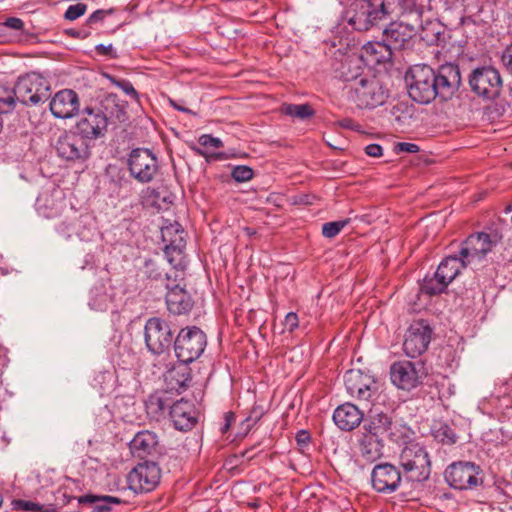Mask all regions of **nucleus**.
I'll return each instance as SVG.
<instances>
[{
  "label": "nucleus",
  "instance_id": "4be33fe9",
  "mask_svg": "<svg viewBox=\"0 0 512 512\" xmlns=\"http://www.w3.org/2000/svg\"><path fill=\"white\" fill-rule=\"evenodd\" d=\"M189 364L178 360L177 363H173L171 366L165 364L163 367H158V371L162 373L169 390L181 393L189 387L192 380Z\"/></svg>",
  "mask_w": 512,
  "mask_h": 512
},
{
  "label": "nucleus",
  "instance_id": "37998d69",
  "mask_svg": "<svg viewBox=\"0 0 512 512\" xmlns=\"http://www.w3.org/2000/svg\"><path fill=\"white\" fill-rule=\"evenodd\" d=\"M87 11V4L85 3H77L74 5H70L64 13V19L68 21H74L81 16H83Z\"/></svg>",
  "mask_w": 512,
  "mask_h": 512
},
{
  "label": "nucleus",
  "instance_id": "b1692460",
  "mask_svg": "<svg viewBox=\"0 0 512 512\" xmlns=\"http://www.w3.org/2000/svg\"><path fill=\"white\" fill-rule=\"evenodd\" d=\"M49 108L55 118L69 119L79 112L80 100L74 90L63 89L51 98Z\"/></svg>",
  "mask_w": 512,
  "mask_h": 512
},
{
  "label": "nucleus",
  "instance_id": "6e6d98bb",
  "mask_svg": "<svg viewBox=\"0 0 512 512\" xmlns=\"http://www.w3.org/2000/svg\"><path fill=\"white\" fill-rule=\"evenodd\" d=\"M365 152L370 157H380L382 156L383 149L379 144L372 143L365 147Z\"/></svg>",
  "mask_w": 512,
  "mask_h": 512
},
{
  "label": "nucleus",
  "instance_id": "6e6552de",
  "mask_svg": "<svg viewBox=\"0 0 512 512\" xmlns=\"http://www.w3.org/2000/svg\"><path fill=\"white\" fill-rule=\"evenodd\" d=\"M468 265L459 256H448L441 261L432 277H425L421 290L428 295H437L445 291L461 269Z\"/></svg>",
  "mask_w": 512,
  "mask_h": 512
},
{
  "label": "nucleus",
  "instance_id": "f8f14e48",
  "mask_svg": "<svg viewBox=\"0 0 512 512\" xmlns=\"http://www.w3.org/2000/svg\"><path fill=\"white\" fill-rule=\"evenodd\" d=\"M425 367L421 361L402 360L390 367L391 382L399 389L411 391L418 387L426 377Z\"/></svg>",
  "mask_w": 512,
  "mask_h": 512
},
{
  "label": "nucleus",
  "instance_id": "a878e982",
  "mask_svg": "<svg viewBox=\"0 0 512 512\" xmlns=\"http://www.w3.org/2000/svg\"><path fill=\"white\" fill-rule=\"evenodd\" d=\"M364 420V413L358 406L346 402L339 405L333 413L335 425L342 431H352L356 429Z\"/></svg>",
  "mask_w": 512,
  "mask_h": 512
},
{
  "label": "nucleus",
  "instance_id": "4c0bfd02",
  "mask_svg": "<svg viewBox=\"0 0 512 512\" xmlns=\"http://www.w3.org/2000/svg\"><path fill=\"white\" fill-rule=\"evenodd\" d=\"M16 105L15 93L13 88L0 84V115L11 112Z\"/></svg>",
  "mask_w": 512,
  "mask_h": 512
},
{
  "label": "nucleus",
  "instance_id": "de8ad7c7",
  "mask_svg": "<svg viewBox=\"0 0 512 512\" xmlns=\"http://www.w3.org/2000/svg\"><path fill=\"white\" fill-rule=\"evenodd\" d=\"M95 50L98 55L109 57L110 59L118 58L116 51L114 50L112 44L104 45L98 44L95 47Z\"/></svg>",
  "mask_w": 512,
  "mask_h": 512
},
{
  "label": "nucleus",
  "instance_id": "c85d7f7f",
  "mask_svg": "<svg viewBox=\"0 0 512 512\" xmlns=\"http://www.w3.org/2000/svg\"><path fill=\"white\" fill-rule=\"evenodd\" d=\"M96 110L102 112L107 119L115 120L118 122L125 121L126 117V105L117 94L108 93L100 101L99 107Z\"/></svg>",
  "mask_w": 512,
  "mask_h": 512
},
{
  "label": "nucleus",
  "instance_id": "1a4fd4ad",
  "mask_svg": "<svg viewBox=\"0 0 512 512\" xmlns=\"http://www.w3.org/2000/svg\"><path fill=\"white\" fill-rule=\"evenodd\" d=\"M13 91L16 101L24 105H36L46 100L49 96L47 81L36 72L19 76Z\"/></svg>",
  "mask_w": 512,
  "mask_h": 512
},
{
  "label": "nucleus",
  "instance_id": "cd10ccee",
  "mask_svg": "<svg viewBox=\"0 0 512 512\" xmlns=\"http://www.w3.org/2000/svg\"><path fill=\"white\" fill-rule=\"evenodd\" d=\"M166 293V304L168 310L175 315H182L188 313L193 306L188 292L179 284H165Z\"/></svg>",
  "mask_w": 512,
  "mask_h": 512
},
{
  "label": "nucleus",
  "instance_id": "a18cd8bd",
  "mask_svg": "<svg viewBox=\"0 0 512 512\" xmlns=\"http://www.w3.org/2000/svg\"><path fill=\"white\" fill-rule=\"evenodd\" d=\"M112 13H114L113 8L107 10L98 9L87 18L86 25L92 26L96 23L102 22L106 16L111 15Z\"/></svg>",
  "mask_w": 512,
  "mask_h": 512
},
{
  "label": "nucleus",
  "instance_id": "72a5a7b5",
  "mask_svg": "<svg viewBox=\"0 0 512 512\" xmlns=\"http://www.w3.org/2000/svg\"><path fill=\"white\" fill-rule=\"evenodd\" d=\"M185 247L186 242H182L180 239L174 241V245H165L164 254L173 269L184 270L186 268Z\"/></svg>",
  "mask_w": 512,
  "mask_h": 512
},
{
  "label": "nucleus",
  "instance_id": "0eeeda50",
  "mask_svg": "<svg viewBox=\"0 0 512 512\" xmlns=\"http://www.w3.org/2000/svg\"><path fill=\"white\" fill-rule=\"evenodd\" d=\"M174 334L168 321L160 317L149 318L144 326V341L148 351L157 356L169 358V350L174 345Z\"/></svg>",
  "mask_w": 512,
  "mask_h": 512
},
{
  "label": "nucleus",
  "instance_id": "2eb2a0df",
  "mask_svg": "<svg viewBox=\"0 0 512 512\" xmlns=\"http://www.w3.org/2000/svg\"><path fill=\"white\" fill-rule=\"evenodd\" d=\"M433 329L423 319L413 321L405 333L403 350L410 358H416L427 351L432 339Z\"/></svg>",
  "mask_w": 512,
  "mask_h": 512
},
{
  "label": "nucleus",
  "instance_id": "5fc2aeb1",
  "mask_svg": "<svg viewBox=\"0 0 512 512\" xmlns=\"http://www.w3.org/2000/svg\"><path fill=\"white\" fill-rule=\"evenodd\" d=\"M65 34L74 39H86L90 35V31L87 30H78L74 28L66 29Z\"/></svg>",
  "mask_w": 512,
  "mask_h": 512
},
{
  "label": "nucleus",
  "instance_id": "c03bdc74",
  "mask_svg": "<svg viewBox=\"0 0 512 512\" xmlns=\"http://www.w3.org/2000/svg\"><path fill=\"white\" fill-rule=\"evenodd\" d=\"M0 26L14 30L19 35L24 34V22L20 18L8 17L3 23H0Z\"/></svg>",
  "mask_w": 512,
  "mask_h": 512
},
{
  "label": "nucleus",
  "instance_id": "bb28decb",
  "mask_svg": "<svg viewBox=\"0 0 512 512\" xmlns=\"http://www.w3.org/2000/svg\"><path fill=\"white\" fill-rule=\"evenodd\" d=\"M169 415L174 427L180 431H188L192 429L197 422L194 405L189 401H184L183 399L172 404Z\"/></svg>",
  "mask_w": 512,
  "mask_h": 512
},
{
  "label": "nucleus",
  "instance_id": "393cba45",
  "mask_svg": "<svg viewBox=\"0 0 512 512\" xmlns=\"http://www.w3.org/2000/svg\"><path fill=\"white\" fill-rule=\"evenodd\" d=\"M129 448L132 455L140 459L156 458L162 450L158 435L150 430H142L136 433L129 442Z\"/></svg>",
  "mask_w": 512,
  "mask_h": 512
},
{
  "label": "nucleus",
  "instance_id": "aec40b11",
  "mask_svg": "<svg viewBox=\"0 0 512 512\" xmlns=\"http://www.w3.org/2000/svg\"><path fill=\"white\" fill-rule=\"evenodd\" d=\"M402 481L400 470L389 463L376 465L371 473V483L374 490L389 494L395 492Z\"/></svg>",
  "mask_w": 512,
  "mask_h": 512
},
{
  "label": "nucleus",
  "instance_id": "a19ab883",
  "mask_svg": "<svg viewBox=\"0 0 512 512\" xmlns=\"http://www.w3.org/2000/svg\"><path fill=\"white\" fill-rule=\"evenodd\" d=\"M350 222L349 219L327 222L322 226V235L326 238H334Z\"/></svg>",
  "mask_w": 512,
  "mask_h": 512
},
{
  "label": "nucleus",
  "instance_id": "423d86ee",
  "mask_svg": "<svg viewBox=\"0 0 512 512\" xmlns=\"http://www.w3.org/2000/svg\"><path fill=\"white\" fill-rule=\"evenodd\" d=\"M207 346V336L198 327L182 328L174 339V353L181 362L192 363L197 360Z\"/></svg>",
  "mask_w": 512,
  "mask_h": 512
},
{
  "label": "nucleus",
  "instance_id": "f257e3e1",
  "mask_svg": "<svg viewBox=\"0 0 512 512\" xmlns=\"http://www.w3.org/2000/svg\"><path fill=\"white\" fill-rule=\"evenodd\" d=\"M416 0H353L346 11L348 24L356 31H368L390 15L387 5L396 3L403 9L415 5Z\"/></svg>",
  "mask_w": 512,
  "mask_h": 512
},
{
  "label": "nucleus",
  "instance_id": "0e129e2a",
  "mask_svg": "<svg viewBox=\"0 0 512 512\" xmlns=\"http://www.w3.org/2000/svg\"><path fill=\"white\" fill-rule=\"evenodd\" d=\"M59 230L64 232L65 230H68V226L65 225V223H61V225L59 226Z\"/></svg>",
  "mask_w": 512,
  "mask_h": 512
},
{
  "label": "nucleus",
  "instance_id": "9d476101",
  "mask_svg": "<svg viewBox=\"0 0 512 512\" xmlns=\"http://www.w3.org/2000/svg\"><path fill=\"white\" fill-rule=\"evenodd\" d=\"M469 85L471 90L478 96L492 100L500 95L503 81L496 68L483 66L471 72Z\"/></svg>",
  "mask_w": 512,
  "mask_h": 512
},
{
  "label": "nucleus",
  "instance_id": "680f3d73",
  "mask_svg": "<svg viewBox=\"0 0 512 512\" xmlns=\"http://www.w3.org/2000/svg\"><path fill=\"white\" fill-rule=\"evenodd\" d=\"M170 104L172 105V107H174L178 111L188 113V114L192 113V111L190 109L177 104L176 101H174L172 99H170Z\"/></svg>",
  "mask_w": 512,
  "mask_h": 512
},
{
  "label": "nucleus",
  "instance_id": "603ef678",
  "mask_svg": "<svg viewBox=\"0 0 512 512\" xmlns=\"http://www.w3.org/2000/svg\"><path fill=\"white\" fill-rule=\"evenodd\" d=\"M299 321L298 316L294 312H289L285 317V326L290 332H293L296 328H298Z\"/></svg>",
  "mask_w": 512,
  "mask_h": 512
},
{
  "label": "nucleus",
  "instance_id": "9b49d317",
  "mask_svg": "<svg viewBox=\"0 0 512 512\" xmlns=\"http://www.w3.org/2000/svg\"><path fill=\"white\" fill-rule=\"evenodd\" d=\"M54 147L58 157L69 162H84L91 155L89 142L76 131H64Z\"/></svg>",
  "mask_w": 512,
  "mask_h": 512
},
{
  "label": "nucleus",
  "instance_id": "ddd939ff",
  "mask_svg": "<svg viewBox=\"0 0 512 512\" xmlns=\"http://www.w3.org/2000/svg\"><path fill=\"white\" fill-rule=\"evenodd\" d=\"M347 393L359 402H372L378 393V382L369 373L351 369L344 375Z\"/></svg>",
  "mask_w": 512,
  "mask_h": 512
},
{
  "label": "nucleus",
  "instance_id": "49530a36",
  "mask_svg": "<svg viewBox=\"0 0 512 512\" xmlns=\"http://www.w3.org/2000/svg\"><path fill=\"white\" fill-rule=\"evenodd\" d=\"M198 142L203 147H211L215 149H219L224 146L223 142L219 138L213 137L210 134L201 135L198 139Z\"/></svg>",
  "mask_w": 512,
  "mask_h": 512
},
{
  "label": "nucleus",
  "instance_id": "58836bf2",
  "mask_svg": "<svg viewBox=\"0 0 512 512\" xmlns=\"http://www.w3.org/2000/svg\"><path fill=\"white\" fill-rule=\"evenodd\" d=\"M12 509L30 512H49L53 510L52 508L45 507L39 503L20 499L12 501Z\"/></svg>",
  "mask_w": 512,
  "mask_h": 512
},
{
  "label": "nucleus",
  "instance_id": "338daca9",
  "mask_svg": "<svg viewBox=\"0 0 512 512\" xmlns=\"http://www.w3.org/2000/svg\"><path fill=\"white\" fill-rule=\"evenodd\" d=\"M510 211H511V207H507L506 212H510Z\"/></svg>",
  "mask_w": 512,
  "mask_h": 512
},
{
  "label": "nucleus",
  "instance_id": "79ce46f5",
  "mask_svg": "<svg viewBox=\"0 0 512 512\" xmlns=\"http://www.w3.org/2000/svg\"><path fill=\"white\" fill-rule=\"evenodd\" d=\"M254 176V171L246 165H237L232 169L231 177L238 183L247 182Z\"/></svg>",
  "mask_w": 512,
  "mask_h": 512
},
{
  "label": "nucleus",
  "instance_id": "e2e57ef3",
  "mask_svg": "<svg viewBox=\"0 0 512 512\" xmlns=\"http://www.w3.org/2000/svg\"><path fill=\"white\" fill-rule=\"evenodd\" d=\"M192 150L197 154V155H200V156H206V153L201 150L200 148H197V147H193Z\"/></svg>",
  "mask_w": 512,
  "mask_h": 512
},
{
  "label": "nucleus",
  "instance_id": "6ab92c4d",
  "mask_svg": "<svg viewBox=\"0 0 512 512\" xmlns=\"http://www.w3.org/2000/svg\"><path fill=\"white\" fill-rule=\"evenodd\" d=\"M434 75L438 97L444 101L451 99L461 84L458 65L453 63L440 65L436 71L434 70Z\"/></svg>",
  "mask_w": 512,
  "mask_h": 512
},
{
  "label": "nucleus",
  "instance_id": "39448f33",
  "mask_svg": "<svg viewBox=\"0 0 512 512\" xmlns=\"http://www.w3.org/2000/svg\"><path fill=\"white\" fill-rule=\"evenodd\" d=\"M482 468L471 461H456L444 470L445 482L454 490H473L483 484Z\"/></svg>",
  "mask_w": 512,
  "mask_h": 512
},
{
  "label": "nucleus",
  "instance_id": "20e7f679",
  "mask_svg": "<svg viewBox=\"0 0 512 512\" xmlns=\"http://www.w3.org/2000/svg\"><path fill=\"white\" fill-rule=\"evenodd\" d=\"M409 96L417 103L428 104L438 97L434 69L422 64L411 67L406 75Z\"/></svg>",
  "mask_w": 512,
  "mask_h": 512
},
{
  "label": "nucleus",
  "instance_id": "7ed1b4c3",
  "mask_svg": "<svg viewBox=\"0 0 512 512\" xmlns=\"http://www.w3.org/2000/svg\"><path fill=\"white\" fill-rule=\"evenodd\" d=\"M399 463L409 481L423 482L431 475L430 456L426 448L419 443H407L400 452Z\"/></svg>",
  "mask_w": 512,
  "mask_h": 512
},
{
  "label": "nucleus",
  "instance_id": "f704fd0d",
  "mask_svg": "<svg viewBox=\"0 0 512 512\" xmlns=\"http://www.w3.org/2000/svg\"><path fill=\"white\" fill-rule=\"evenodd\" d=\"M433 436L443 444L456 443L457 436L453 429L445 422H436L432 428Z\"/></svg>",
  "mask_w": 512,
  "mask_h": 512
},
{
  "label": "nucleus",
  "instance_id": "f03ea898",
  "mask_svg": "<svg viewBox=\"0 0 512 512\" xmlns=\"http://www.w3.org/2000/svg\"><path fill=\"white\" fill-rule=\"evenodd\" d=\"M346 82H350V98L357 107L374 109L385 103L388 94L374 76L362 74H346Z\"/></svg>",
  "mask_w": 512,
  "mask_h": 512
},
{
  "label": "nucleus",
  "instance_id": "864d4df0",
  "mask_svg": "<svg viewBox=\"0 0 512 512\" xmlns=\"http://www.w3.org/2000/svg\"><path fill=\"white\" fill-rule=\"evenodd\" d=\"M145 268V273L148 278L157 280L161 277V272L158 271L157 267L152 261H147L145 263Z\"/></svg>",
  "mask_w": 512,
  "mask_h": 512
},
{
  "label": "nucleus",
  "instance_id": "bf43d9fd",
  "mask_svg": "<svg viewBox=\"0 0 512 512\" xmlns=\"http://www.w3.org/2000/svg\"><path fill=\"white\" fill-rule=\"evenodd\" d=\"M258 419L259 416L255 417L254 419L249 416L242 422V425L245 426L246 430H249L258 421Z\"/></svg>",
  "mask_w": 512,
  "mask_h": 512
},
{
  "label": "nucleus",
  "instance_id": "c756f323",
  "mask_svg": "<svg viewBox=\"0 0 512 512\" xmlns=\"http://www.w3.org/2000/svg\"><path fill=\"white\" fill-rule=\"evenodd\" d=\"M122 503V499L110 495L85 494L78 497V504L88 505L91 512H112L114 506Z\"/></svg>",
  "mask_w": 512,
  "mask_h": 512
},
{
  "label": "nucleus",
  "instance_id": "473e14b6",
  "mask_svg": "<svg viewBox=\"0 0 512 512\" xmlns=\"http://www.w3.org/2000/svg\"><path fill=\"white\" fill-rule=\"evenodd\" d=\"M172 404L167 392H155L145 401L147 413L153 417H159L166 411L170 412Z\"/></svg>",
  "mask_w": 512,
  "mask_h": 512
},
{
  "label": "nucleus",
  "instance_id": "09e8293b",
  "mask_svg": "<svg viewBox=\"0 0 512 512\" xmlns=\"http://www.w3.org/2000/svg\"><path fill=\"white\" fill-rule=\"evenodd\" d=\"M295 440L299 448L304 450L311 441L310 433L307 430H299L295 436Z\"/></svg>",
  "mask_w": 512,
  "mask_h": 512
},
{
  "label": "nucleus",
  "instance_id": "a211bd4d",
  "mask_svg": "<svg viewBox=\"0 0 512 512\" xmlns=\"http://www.w3.org/2000/svg\"><path fill=\"white\" fill-rule=\"evenodd\" d=\"M107 127L108 122L102 112L86 107L76 122L75 131L89 142L104 137Z\"/></svg>",
  "mask_w": 512,
  "mask_h": 512
},
{
  "label": "nucleus",
  "instance_id": "3c124183",
  "mask_svg": "<svg viewBox=\"0 0 512 512\" xmlns=\"http://www.w3.org/2000/svg\"><path fill=\"white\" fill-rule=\"evenodd\" d=\"M183 271L184 270H176L174 269L173 272L171 273H166V283H170V284H176V283H179L181 285V282L184 280V274H183Z\"/></svg>",
  "mask_w": 512,
  "mask_h": 512
},
{
  "label": "nucleus",
  "instance_id": "f3484780",
  "mask_svg": "<svg viewBox=\"0 0 512 512\" xmlns=\"http://www.w3.org/2000/svg\"><path fill=\"white\" fill-rule=\"evenodd\" d=\"M399 428L404 427L394 423L388 413L371 410L367 417H364L362 432L379 438L387 436L390 440L398 442L401 439L398 434Z\"/></svg>",
  "mask_w": 512,
  "mask_h": 512
},
{
  "label": "nucleus",
  "instance_id": "5701e85b",
  "mask_svg": "<svg viewBox=\"0 0 512 512\" xmlns=\"http://www.w3.org/2000/svg\"><path fill=\"white\" fill-rule=\"evenodd\" d=\"M415 35L416 29L413 25L393 21L383 30L382 38L393 53V51L405 49Z\"/></svg>",
  "mask_w": 512,
  "mask_h": 512
},
{
  "label": "nucleus",
  "instance_id": "dca6fc26",
  "mask_svg": "<svg viewBox=\"0 0 512 512\" xmlns=\"http://www.w3.org/2000/svg\"><path fill=\"white\" fill-rule=\"evenodd\" d=\"M161 469L154 461L139 463L127 477L131 490L135 493L153 491L160 482Z\"/></svg>",
  "mask_w": 512,
  "mask_h": 512
},
{
  "label": "nucleus",
  "instance_id": "4468645a",
  "mask_svg": "<svg viewBox=\"0 0 512 512\" xmlns=\"http://www.w3.org/2000/svg\"><path fill=\"white\" fill-rule=\"evenodd\" d=\"M159 165L156 156L145 148H136L128 157L130 175L140 183L151 182L158 172Z\"/></svg>",
  "mask_w": 512,
  "mask_h": 512
},
{
  "label": "nucleus",
  "instance_id": "412c9836",
  "mask_svg": "<svg viewBox=\"0 0 512 512\" xmlns=\"http://www.w3.org/2000/svg\"><path fill=\"white\" fill-rule=\"evenodd\" d=\"M493 242L489 234L479 232L470 235L461 246L459 256L467 265L479 262L491 251Z\"/></svg>",
  "mask_w": 512,
  "mask_h": 512
},
{
  "label": "nucleus",
  "instance_id": "8fccbe9b",
  "mask_svg": "<svg viewBox=\"0 0 512 512\" xmlns=\"http://www.w3.org/2000/svg\"><path fill=\"white\" fill-rule=\"evenodd\" d=\"M394 150L397 153H417L420 149L419 146L414 143L399 142L395 145Z\"/></svg>",
  "mask_w": 512,
  "mask_h": 512
},
{
  "label": "nucleus",
  "instance_id": "c9c22d12",
  "mask_svg": "<svg viewBox=\"0 0 512 512\" xmlns=\"http://www.w3.org/2000/svg\"><path fill=\"white\" fill-rule=\"evenodd\" d=\"M161 235L165 245H174V241H177L179 239L182 242H186L185 231L182 228V226L177 222L162 228Z\"/></svg>",
  "mask_w": 512,
  "mask_h": 512
},
{
  "label": "nucleus",
  "instance_id": "69168bd1",
  "mask_svg": "<svg viewBox=\"0 0 512 512\" xmlns=\"http://www.w3.org/2000/svg\"><path fill=\"white\" fill-rule=\"evenodd\" d=\"M351 63H352V61L345 62V63L343 64V67H345L346 65H347L348 67H350V66H351Z\"/></svg>",
  "mask_w": 512,
  "mask_h": 512
},
{
  "label": "nucleus",
  "instance_id": "13d9d810",
  "mask_svg": "<svg viewBox=\"0 0 512 512\" xmlns=\"http://www.w3.org/2000/svg\"><path fill=\"white\" fill-rule=\"evenodd\" d=\"M224 420H225V423H224L223 427L221 428L222 433H226L229 430L231 424L235 420V414L231 411L226 412L224 415Z\"/></svg>",
  "mask_w": 512,
  "mask_h": 512
},
{
  "label": "nucleus",
  "instance_id": "7c9ffc66",
  "mask_svg": "<svg viewBox=\"0 0 512 512\" xmlns=\"http://www.w3.org/2000/svg\"><path fill=\"white\" fill-rule=\"evenodd\" d=\"M358 443L360 453L367 461L373 462L382 456V438L361 432Z\"/></svg>",
  "mask_w": 512,
  "mask_h": 512
},
{
  "label": "nucleus",
  "instance_id": "2f4dec72",
  "mask_svg": "<svg viewBox=\"0 0 512 512\" xmlns=\"http://www.w3.org/2000/svg\"><path fill=\"white\" fill-rule=\"evenodd\" d=\"M391 50L387 47V44L383 41L368 42L362 47V57L369 58V61L373 63H383L391 59Z\"/></svg>",
  "mask_w": 512,
  "mask_h": 512
},
{
  "label": "nucleus",
  "instance_id": "e433bc0d",
  "mask_svg": "<svg viewBox=\"0 0 512 512\" xmlns=\"http://www.w3.org/2000/svg\"><path fill=\"white\" fill-rule=\"evenodd\" d=\"M285 115L298 119H307L314 115V110L309 104H286L282 107Z\"/></svg>",
  "mask_w": 512,
  "mask_h": 512
},
{
  "label": "nucleus",
  "instance_id": "4d7b16f0",
  "mask_svg": "<svg viewBox=\"0 0 512 512\" xmlns=\"http://www.w3.org/2000/svg\"><path fill=\"white\" fill-rule=\"evenodd\" d=\"M503 64L512 71V43L504 50L502 54Z\"/></svg>",
  "mask_w": 512,
  "mask_h": 512
},
{
  "label": "nucleus",
  "instance_id": "ea45409f",
  "mask_svg": "<svg viewBox=\"0 0 512 512\" xmlns=\"http://www.w3.org/2000/svg\"><path fill=\"white\" fill-rule=\"evenodd\" d=\"M106 77L112 84L120 88L127 96L131 97L136 101L138 100V92L135 90L130 81L125 79H117L116 77L111 75H106Z\"/></svg>",
  "mask_w": 512,
  "mask_h": 512
},
{
  "label": "nucleus",
  "instance_id": "052dcab7",
  "mask_svg": "<svg viewBox=\"0 0 512 512\" xmlns=\"http://www.w3.org/2000/svg\"><path fill=\"white\" fill-rule=\"evenodd\" d=\"M72 501L78 502V498L74 496H69L65 492L61 493V503L63 505L70 504Z\"/></svg>",
  "mask_w": 512,
  "mask_h": 512
}]
</instances>
